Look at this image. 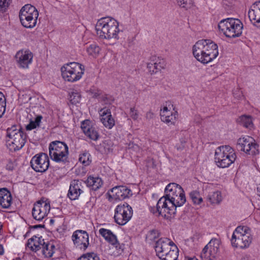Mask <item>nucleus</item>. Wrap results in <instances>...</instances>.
Wrapping results in <instances>:
<instances>
[{"label":"nucleus","instance_id":"1","mask_svg":"<svg viewBox=\"0 0 260 260\" xmlns=\"http://www.w3.org/2000/svg\"><path fill=\"white\" fill-rule=\"evenodd\" d=\"M192 53L196 59L203 64L211 62L218 55L216 44L210 40H201L192 47Z\"/></svg>","mask_w":260,"mask_h":260},{"label":"nucleus","instance_id":"2","mask_svg":"<svg viewBox=\"0 0 260 260\" xmlns=\"http://www.w3.org/2000/svg\"><path fill=\"white\" fill-rule=\"evenodd\" d=\"M95 27L97 35L101 39L117 41L119 38V23L113 18H101L98 20Z\"/></svg>","mask_w":260,"mask_h":260},{"label":"nucleus","instance_id":"3","mask_svg":"<svg viewBox=\"0 0 260 260\" xmlns=\"http://www.w3.org/2000/svg\"><path fill=\"white\" fill-rule=\"evenodd\" d=\"M236 157L234 149L229 145L220 146L215 150V162L219 168L229 167L235 162Z\"/></svg>","mask_w":260,"mask_h":260},{"label":"nucleus","instance_id":"4","mask_svg":"<svg viewBox=\"0 0 260 260\" xmlns=\"http://www.w3.org/2000/svg\"><path fill=\"white\" fill-rule=\"evenodd\" d=\"M252 240L250 228L246 226H238L233 232L231 242L233 247L245 249L249 246Z\"/></svg>","mask_w":260,"mask_h":260},{"label":"nucleus","instance_id":"5","mask_svg":"<svg viewBox=\"0 0 260 260\" xmlns=\"http://www.w3.org/2000/svg\"><path fill=\"white\" fill-rule=\"evenodd\" d=\"M243 27V24L240 20L232 18L223 19L218 24L219 29L228 38L240 36Z\"/></svg>","mask_w":260,"mask_h":260},{"label":"nucleus","instance_id":"6","mask_svg":"<svg viewBox=\"0 0 260 260\" xmlns=\"http://www.w3.org/2000/svg\"><path fill=\"white\" fill-rule=\"evenodd\" d=\"M165 194L173 204L175 210L186 202L184 191L182 187L175 183H171L165 188Z\"/></svg>","mask_w":260,"mask_h":260},{"label":"nucleus","instance_id":"7","mask_svg":"<svg viewBox=\"0 0 260 260\" xmlns=\"http://www.w3.org/2000/svg\"><path fill=\"white\" fill-rule=\"evenodd\" d=\"M7 136L8 138L7 145L10 150H18L24 145L26 136L20 128L17 129L16 126L7 129Z\"/></svg>","mask_w":260,"mask_h":260},{"label":"nucleus","instance_id":"8","mask_svg":"<svg viewBox=\"0 0 260 260\" xmlns=\"http://www.w3.org/2000/svg\"><path fill=\"white\" fill-rule=\"evenodd\" d=\"M39 12L30 4L24 5L19 11V17L23 26L27 28H32L37 24Z\"/></svg>","mask_w":260,"mask_h":260},{"label":"nucleus","instance_id":"9","mask_svg":"<svg viewBox=\"0 0 260 260\" xmlns=\"http://www.w3.org/2000/svg\"><path fill=\"white\" fill-rule=\"evenodd\" d=\"M62 78L67 81L74 82L80 80L84 72V66L77 62H71L61 68Z\"/></svg>","mask_w":260,"mask_h":260},{"label":"nucleus","instance_id":"10","mask_svg":"<svg viewBox=\"0 0 260 260\" xmlns=\"http://www.w3.org/2000/svg\"><path fill=\"white\" fill-rule=\"evenodd\" d=\"M49 155L56 162H64L69 154V148L63 142L55 141L51 142L49 146Z\"/></svg>","mask_w":260,"mask_h":260},{"label":"nucleus","instance_id":"11","mask_svg":"<svg viewBox=\"0 0 260 260\" xmlns=\"http://www.w3.org/2000/svg\"><path fill=\"white\" fill-rule=\"evenodd\" d=\"M150 211L154 214L157 213L167 218L176 213L172 203L166 194L158 201L156 208L151 207Z\"/></svg>","mask_w":260,"mask_h":260},{"label":"nucleus","instance_id":"12","mask_svg":"<svg viewBox=\"0 0 260 260\" xmlns=\"http://www.w3.org/2000/svg\"><path fill=\"white\" fill-rule=\"evenodd\" d=\"M133 214L132 207L127 203L120 204L114 210V220L120 225H125L131 219Z\"/></svg>","mask_w":260,"mask_h":260},{"label":"nucleus","instance_id":"13","mask_svg":"<svg viewBox=\"0 0 260 260\" xmlns=\"http://www.w3.org/2000/svg\"><path fill=\"white\" fill-rule=\"evenodd\" d=\"M50 210V204L48 200L42 199L34 204L32 209L33 218L39 221H43Z\"/></svg>","mask_w":260,"mask_h":260},{"label":"nucleus","instance_id":"14","mask_svg":"<svg viewBox=\"0 0 260 260\" xmlns=\"http://www.w3.org/2000/svg\"><path fill=\"white\" fill-rule=\"evenodd\" d=\"M238 146L241 151L251 155L258 153V145L252 137L246 136L238 140Z\"/></svg>","mask_w":260,"mask_h":260},{"label":"nucleus","instance_id":"15","mask_svg":"<svg viewBox=\"0 0 260 260\" xmlns=\"http://www.w3.org/2000/svg\"><path fill=\"white\" fill-rule=\"evenodd\" d=\"M33 57V53L29 49H22L16 52L14 58L19 68L27 69L31 64Z\"/></svg>","mask_w":260,"mask_h":260},{"label":"nucleus","instance_id":"16","mask_svg":"<svg viewBox=\"0 0 260 260\" xmlns=\"http://www.w3.org/2000/svg\"><path fill=\"white\" fill-rule=\"evenodd\" d=\"M31 168L38 172H44L49 168V159L47 154L40 153L34 156L30 161Z\"/></svg>","mask_w":260,"mask_h":260},{"label":"nucleus","instance_id":"17","mask_svg":"<svg viewBox=\"0 0 260 260\" xmlns=\"http://www.w3.org/2000/svg\"><path fill=\"white\" fill-rule=\"evenodd\" d=\"M220 245L219 241L213 239L204 247L201 253L202 260H213L218 251Z\"/></svg>","mask_w":260,"mask_h":260},{"label":"nucleus","instance_id":"18","mask_svg":"<svg viewBox=\"0 0 260 260\" xmlns=\"http://www.w3.org/2000/svg\"><path fill=\"white\" fill-rule=\"evenodd\" d=\"M161 120L168 125H174L178 119V114L177 111L173 108V105H169L165 106L160 110V113Z\"/></svg>","mask_w":260,"mask_h":260},{"label":"nucleus","instance_id":"19","mask_svg":"<svg viewBox=\"0 0 260 260\" xmlns=\"http://www.w3.org/2000/svg\"><path fill=\"white\" fill-rule=\"evenodd\" d=\"M72 238L74 244L80 249L85 250L89 245V236L85 231L77 230L75 231Z\"/></svg>","mask_w":260,"mask_h":260},{"label":"nucleus","instance_id":"20","mask_svg":"<svg viewBox=\"0 0 260 260\" xmlns=\"http://www.w3.org/2000/svg\"><path fill=\"white\" fill-rule=\"evenodd\" d=\"M111 194L110 196L117 200H122L129 198L132 195L131 190L126 186H116L111 190Z\"/></svg>","mask_w":260,"mask_h":260},{"label":"nucleus","instance_id":"21","mask_svg":"<svg viewBox=\"0 0 260 260\" xmlns=\"http://www.w3.org/2000/svg\"><path fill=\"white\" fill-rule=\"evenodd\" d=\"M165 61L164 59L156 56L151 57L147 63V68L151 74H155L164 69Z\"/></svg>","mask_w":260,"mask_h":260},{"label":"nucleus","instance_id":"22","mask_svg":"<svg viewBox=\"0 0 260 260\" xmlns=\"http://www.w3.org/2000/svg\"><path fill=\"white\" fill-rule=\"evenodd\" d=\"M100 114L101 118V121L104 126L109 128H112L115 125V121L112 117L110 109L103 108L100 111Z\"/></svg>","mask_w":260,"mask_h":260},{"label":"nucleus","instance_id":"23","mask_svg":"<svg viewBox=\"0 0 260 260\" xmlns=\"http://www.w3.org/2000/svg\"><path fill=\"white\" fill-rule=\"evenodd\" d=\"M173 246H175L173 241L167 238H161L156 241L155 250L157 255L160 253L167 251Z\"/></svg>","mask_w":260,"mask_h":260},{"label":"nucleus","instance_id":"24","mask_svg":"<svg viewBox=\"0 0 260 260\" xmlns=\"http://www.w3.org/2000/svg\"><path fill=\"white\" fill-rule=\"evenodd\" d=\"M84 134L89 139L95 141L99 138V134L95 128L90 125L89 120L83 121L81 125Z\"/></svg>","mask_w":260,"mask_h":260},{"label":"nucleus","instance_id":"25","mask_svg":"<svg viewBox=\"0 0 260 260\" xmlns=\"http://www.w3.org/2000/svg\"><path fill=\"white\" fill-rule=\"evenodd\" d=\"M81 182L74 180L71 183L68 196L72 200H75L78 198L83 192L81 189Z\"/></svg>","mask_w":260,"mask_h":260},{"label":"nucleus","instance_id":"26","mask_svg":"<svg viewBox=\"0 0 260 260\" xmlns=\"http://www.w3.org/2000/svg\"><path fill=\"white\" fill-rule=\"evenodd\" d=\"M248 17L254 25L260 23V2L253 5L251 9L249 10Z\"/></svg>","mask_w":260,"mask_h":260},{"label":"nucleus","instance_id":"27","mask_svg":"<svg viewBox=\"0 0 260 260\" xmlns=\"http://www.w3.org/2000/svg\"><path fill=\"white\" fill-rule=\"evenodd\" d=\"M58 251V248L53 242H44L41 247V252L44 257L50 258Z\"/></svg>","mask_w":260,"mask_h":260},{"label":"nucleus","instance_id":"28","mask_svg":"<svg viewBox=\"0 0 260 260\" xmlns=\"http://www.w3.org/2000/svg\"><path fill=\"white\" fill-rule=\"evenodd\" d=\"M44 242L41 236H34L28 240L26 246L31 250L37 252L41 250Z\"/></svg>","mask_w":260,"mask_h":260},{"label":"nucleus","instance_id":"29","mask_svg":"<svg viewBox=\"0 0 260 260\" xmlns=\"http://www.w3.org/2000/svg\"><path fill=\"white\" fill-rule=\"evenodd\" d=\"M100 234L109 243L116 248L119 246V243L116 235L110 230L101 228L99 230Z\"/></svg>","mask_w":260,"mask_h":260},{"label":"nucleus","instance_id":"30","mask_svg":"<svg viewBox=\"0 0 260 260\" xmlns=\"http://www.w3.org/2000/svg\"><path fill=\"white\" fill-rule=\"evenodd\" d=\"M12 196L10 192L6 188L0 189V206L5 209L10 207L12 203Z\"/></svg>","mask_w":260,"mask_h":260},{"label":"nucleus","instance_id":"31","mask_svg":"<svg viewBox=\"0 0 260 260\" xmlns=\"http://www.w3.org/2000/svg\"><path fill=\"white\" fill-rule=\"evenodd\" d=\"M157 256L161 260H176L178 256V250L176 246H173Z\"/></svg>","mask_w":260,"mask_h":260},{"label":"nucleus","instance_id":"32","mask_svg":"<svg viewBox=\"0 0 260 260\" xmlns=\"http://www.w3.org/2000/svg\"><path fill=\"white\" fill-rule=\"evenodd\" d=\"M86 182L87 185L91 187L92 189L94 190L99 189L103 184L102 179L98 177H89Z\"/></svg>","mask_w":260,"mask_h":260},{"label":"nucleus","instance_id":"33","mask_svg":"<svg viewBox=\"0 0 260 260\" xmlns=\"http://www.w3.org/2000/svg\"><path fill=\"white\" fill-rule=\"evenodd\" d=\"M208 200L212 204H218L222 200L221 193L219 191H216L211 193L208 196Z\"/></svg>","mask_w":260,"mask_h":260},{"label":"nucleus","instance_id":"34","mask_svg":"<svg viewBox=\"0 0 260 260\" xmlns=\"http://www.w3.org/2000/svg\"><path fill=\"white\" fill-rule=\"evenodd\" d=\"M100 50L99 46L95 44H90L86 48L88 54L93 57H96L99 55Z\"/></svg>","mask_w":260,"mask_h":260},{"label":"nucleus","instance_id":"35","mask_svg":"<svg viewBox=\"0 0 260 260\" xmlns=\"http://www.w3.org/2000/svg\"><path fill=\"white\" fill-rule=\"evenodd\" d=\"M42 118L41 115H38L34 120H30L29 124L26 125V129L30 131L39 126Z\"/></svg>","mask_w":260,"mask_h":260},{"label":"nucleus","instance_id":"36","mask_svg":"<svg viewBox=\"0 0 260 260\" xmlns=\"http://www.w3.org/2000/svg\"><path fill=\"white\" fill-rule=\"evenodd\" d=\"M79 161L85 166H88L91 162L90 155L88 152H84L80 155Z\"/></svg>","mask_w":260,"mask_h":260},{"label":"nucleus","instance_id":"37","mask_svg":"<svg viewBox=\"0 0 260 260\" xmlns=\"http://www.w3.org/2000/svg\"><path fill=\"white\" fill-rule=\"evenodd\" d=\"M189 196L192 202L195 204L199 205L203 201L202 198L199 192L197 190L190 192Z\"/></svg>","mask_w":260,"mask_h":260},{"label":"nucleus","instance_id":"38","mask_svg":"<svg viewBox=\"0 0 260 260\" xmlns=\"http://www.w3.org/2000/svg\"><path fill=\"white\" fill-rule=\"evenodd\" d=\"M6 100L4 94L0 91V118L3 116L6 111Z\"/></svg>","mask_w":260,"mask_h":260},{"label":"nucleus","instance_id":"39","mask_svg":"<svg viewBox=\"0 0 260 260\" xmlns=\"http://www.w3.org/2000/svg\"><path fill=\"white\" fill-rule=\"evenodd\" d=\"M158 237V232L156 230H152L148 233L146 235V239L148 242L151 243L153 241H155Z\"/></svg>","mask_w":260,"mask_h":260},{"label":"nucleus","instance_id":"40","mask_svg":"<svg viewBox=\"0 0 260 260\" xmlns=\"http://www.w3.org/2000/svg\"><path fill=\"white\" fill-rule=\"evenodd\" d=\"M177 5L181 8L188 9L192 5V0H176Z\"/></svg>","mask_w":260,"mask_h":260},{"label":"nucleus","instance_id":"41","mask_svg":"<svg viewBox=\"0 0 260 260\" xmlns=\"http://www.w3.org/2000/svg\"><path fill=\"white\" fill-rule=\"evenodd\" d=\"M241 120L244 126L251 127L252 126V120L251 116L243 115L241 117Z\"/></svg>","mask_w":260,"mask_h":260},{"label":"nucleus","instance_id":"42","mask_svg":"<svg viewBox=\"0 0 260 260\" xmlns=\"http://www.w3.org/2000/svg\"><path fill=\"white\" fill-rule=\"evenodd\" d=\"M81 95L77 91H73L70 95V101L73 104L79 103L80 101Z\"/></svg>","mask_w":260,"mask_h":260},{"label":"nucleus","instance_id":"43","mask_svg":"<svg viewBox=\"0 0 260 260\" xmlns=\"http://www.w3.org/2000/svg\"><path fill=\"white\" fill-rule=\"evenodd\" d=\"M10 0H0V11H5L8 7Z\"/></svg>","mask_w":260,"mask_h":260},{"label":"nucleus","instance_id":"44","mask_svg":"<svg viewBox=\"0 0 260 260\" xmlns=\"http://www.w3.org/2000/svg\"><path fill=\"white\" fill-rule=\"evenodd\" d=\"M129 115L130 117L134 120H136L138 119V112L135 108H131Z\"/></svg>","mask_w":260,"mask_h":260},{"label":"nucleus","instance_id":"45","mask_svg":"<svg viewBox=\"0 0 260 260\" xmlns=\"http://www.w3.org/2000/svg\"><path fill=\"white\" fill-rule=\"evenodd\" d=\"M16 166V164L12 161H9L6 165V169L8 170H13Z\"/></svg>","mask_w":260,"mask_h":260},{"label":"nucleus","instance_id":"46","mask_svg":"<svg viewBox=\"0 0 260 260\" xmlns=\"http://www.w3.org/2000/svg\"><path fill=\"white\" fill-rule=\"evenodd\" d=\"M87 256L89 260H99V257L95 253H87Z\"/></svg>","mask_w":260,"mask_h":260},{"label":"nucleus","instance_id":"47","mask_svg":"<svg viewBox=\"0 0 260 260\" xmlns=\"http://www.w3.org/2000/svg\"><path fill=\"white\" fill-rule=\"evenodd\" d=\"M78 260H89L88 259V256L87 254H84L82 256H81L80 257H79Z\"/></svg>","mask_w":260,"mask_h":260},{"label":"nucleus","instance_id":"48","mask_svg":"<svg viewBox=\"0 0 260 260\" xmlns=\"http://www.w3.org/2000/svg\"><path fill=\"white\" fill-rule=\"evenodd\" d=\"M4 253V249L2 245L0 244V255H3Z\"/></svg>","mask_w":260,"mask_h":260},{"label":"nucleus","instance_id":"49","mask_svg":"<svg viewBox=\"0 0 260 260\" xmlns=\"http://www.w3.org/2000/svg\"><path fill=\"white\" fill-rule=\"evenodd\" d=\"M153 114L151 112H148L147 114H146V117H150L151 118L152 116H153Z\"/></svg>","mask_w":260,"mask_h":260},{"label":"nucleus","instance_id":"50","mask_svg":"<svg viewBox=\"0 0 260 260\" xmlns=\"http://www.w3.org/2000/svg\"><path fill=\"white\" fill-rule=\"evenodd\" d=\"M257 189L258 195L260 197V184L258 186Z\"/></svg>","mask_w":260,"mask_h":260},{"label":"nucleus","instance_id":"51","mask_svg":"<svg viewBox=\"0 0 260 260\" xmlns=\"http://www.w3.org/2000/svg\"><path fill=\"white\" fill-rule=\"evenodd\" d=\"M13 260H21V259L20 258H17L16 259H13Z\"/></svg>","mask_w":260,"mask_h":260},{"label":"nucleus","instance_id":"52","mask_svg":"<svg viewBox=\"0 0 260 260\" xmlns=\"http://www.w3.org/2000/svg\"><path fill=\"white\" fill-rule=\"evenodd\" d=\"M100 95V94H98L97 95H96V96H98Z\"/></svg>","mask_w":260,"mask_h":260}]
</instances>
